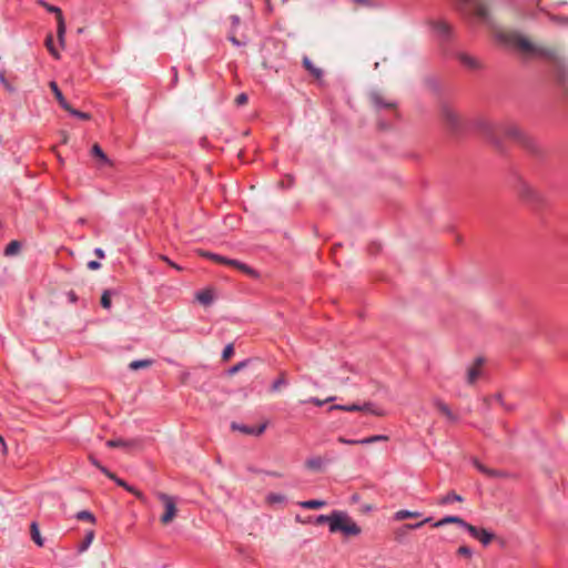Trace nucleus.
Masks as SVG:
<instances>
[{
  "label": "nucleus",
  "mask_w": 568,
  "mask_h": 568,
  "mask_svg": "<svg viewBox=\"0 0 568 568\" xmlns=\"http://www.w3.org/2000/svg\"><path fill=\"white\" fill-rule=\"evenodd\" d=\"M329 463H331V459L327 458L326 456L315 455V456L308 457L305 460L304 466L310 471L321 473V471L325 470L326 466Z\"/></svg>",
  "instance_id": "nucleus-7"
},
{
  "label": "nucleus",
  "mask_w": 568,
  "mask_h": 568,
  "mask_svg": "<svg viewBox=\"0 0 568 568\" xmlns=\"http://www.w3.org/2000/svg\"><path fill=\"white\" fill-rule=\"evenodd\" d=\"M99 469L105 475L108 476L109 478H114V474L111 473L109 469H106L105 467L103 466H99Z\"/></svg>",
  "instance_id": "nucleus-60"
},
{
  "label": "nucleus",
  "mask_w": 568,
  "mask_h": 568,
  "mask_svg": "<svg viewBox=\"0 0 568 568\" xmlns=\"http://www.w3.org/2000/svg\"><path fill=\"white\" fill-rule=\"evenodd\" d=\"M474 465L479 471H481L486 476H489V477H503L504 476L503 473L495 470V469H490V468L486 467L485 465H483L481 463H479L478 460H474Z\"/></svg>",
  "instance_id": "nucleus-22"
},
{
  "label": "nucleus",
  "mask_w": 568,
  "mask_h": 568,
  "mask_svg": "<svg viewBox=\"0 0 568 568\" xmlns=\"http://www.w3.org/2000/svg\"><path fill=\"white\" fill-rule=\"evenodd\" d=\"M432 520V518H425L424 520L417 523V524H406L404 526L405 529H408V530H413V529H417V528H420L423 525H425L426 523H429Z\"/></svg>",
  "instance_id": "nucleus-46"
},
{
  "label": "nucleus",
  "mask_w": 568,
  "mask_h": 568,
  "mask_svg": "<svg viewBox=\"0 0 568 568\" xmlns=\"http://www.w3.org/2000/svg\"><path fill=\"white\" fill-rule=\"evenodd\" d=\"M338 443L341 444H345V445H357L359 444L357 439H347L345 437H338L337 438Z\"/></svg>",
  "instance_id": "nucleus-54"
},
{
  "label": "nucleus",
  "mask_w": 568,
  "mask_h": 568,
  "mask_svg": "<svg viewBox=\"0 0 568 568\" xmlns=\"http://www.w3.org/2000/svg\"><path fill=\"white\" fill-rule=\"evenodd\" d=\"M129 493L133 494L136 498L141 499V500H144V495L138 490L136 488L132 487V486H128L125 488Z\"/></svg>",
  "instance_id": "nucleus-50"
},
{
  "label": "nucleus",
  "mask_w": 568,
  "mask_h": 568,
  "mask_svg": "<svg viewBox=\"0 0 568 568\" xmlns=\"http://www.w3.org/2000/svg\"><path fill=\"white\" fill-rule=\"evenodd\" d=\"M418 517H420V513L405 510V509H400L394 514V519L396 521H402V520H405L408 518H418Z\"/></svg>",
  "instance_id": "nucleus-20"
},
{
  "label": "nucleus",
  "mask_w": 568,
  "mask_h": 568,
  "mask_svg": "<svg viewBox=\"0 0 568 568\" xmlns=\"http://www.w3.org/2000/svg\"><path fill=\"white\" fill-rule=\"evenodd\" d=\"M435 29L443 37H448L450 33V26L445 21H437L435 23Z\"/></svg>",
  "instance_id": "nucleus-31"
},
{
  "label": "nucleus",
  "mask_w": 568,
  "mask_h": 568,
  "mask_svg": "<svg viewBox=\"0 0 568 568\" xmlns=\"http://www.w3.org/2000/svg\"><path fill=\"white\" fill-rule=\"evenodd\" d=\"M244 366H245V363H244V362L237 363V364H236V365H234L232 368H230L229 374H230V375H234V374H236L237 372H240Z\"/></svg>",
  "instance_id": "nucleus-53"
},
{
  "label": "nucleus",
  "mask_w": 568,
  "mask_h": 568,
  "mask_svg": "<svg viewBox=\"0 0 568 568\" xmlns=\"http://www.w3.org/2000/svg\"><path fill=\"white\" fill-rule=\"evenodd\" d=\"M447 524H456L463 527V525H465V520L458 516H446L443 519L436 521L434 527H442Z\"/></svg>",
  "instance_id": "nucleus-18"
},
{
  "label": "nucleus",
  "mask_w": 568,
  "mask_h": 568,
  "mask_svg": "<svg viewBox=\"0 0 568 568\" xmlns=\"http://www.w3.org/2000/svg\"><path fill=\"white\" fill-rule=\"evenodd\" d=\"M0 83L3 85V88L9 91L13 92L14 88L13 85L6 79V74L3 70H0Z\"/></svg>",
  "instance_id": "nucleus-42"
},
{
  "label": "nucleus",
  "mask_w": 568,
  "mask_h": 568,
  "mask_svg": "<svg viewBox=\"0 0 568 568\" xmlns=\"http://www.w3.org/2000/svg\"><path fill=\"white\" fill-rule=\"evenodd\" d=\"M247 101H248V98H247V95H246L245 93H241V94H239V95L236 97V99H235V103H236L237 105H244V104H246V103H247Z\"/></svg>",
  "instance_id": "nucleus-52"
},
{
  "label": "nucleus",
  "mask_w": 568,
  "mask_h": 568,
  "mask_svg": "<svg viewBox=\"0 0 568 568\" xmlns=\"http://www.w3.org/2000/svg\"><path fill=\"white\" fill-rule=\"evenodd\" d=\"M359 412L369 413L376 416L384 415L383 410L375 408L372 403H365L363 405H359Z\"/></svg>",
  "instance_id": "nucleus-29"
},
{
  "label": "nucleus",
  "mask_w": 568,
  "mask_h": 568,
  "mask_svg": "<svg viewBox=\"0 0 568 568\" xmlns=\"http://www.w3.org/2000/svg\"><path fill=\"white\" fill-rule=\"evenodd\" d=\"M474 6V13L477 18H479L481 21H484L485 23H488L490 24L491 23V20H490V16H489V11L487 9V7L481 3V2H474L473 3Z\"/></svg>",
  "instance_id": "nucleus-14"
},
{
  "label": "nucleus",
  "mask_w": 568,
  "mask_h": 568,
  "mask_svg": "<svg viewBox=\"0 0 568 568\" xmlns=\"http://www.w3.org/2000/svg\"><path fill=\"white\" fill-rule=\"evenodd\" d=\"M298 505L305 509H320L326 506V501L318 500V499H312L306 501H301Z\"/></svg>",
  "instance_id": "nucleus-24"
},
{
  "label": "nucleus",
  "mask_w": 568,
  "mask_h": 568,
  "mask_svg": "<svg viewBox=\"0 0 568 568\" xmlns=\"http://www.w3.org/2000/svg\"><path fill=\"white\" fill-rule=\"evenodd\" d=\"M94 540V531L89 530L84 537V540L79 546V552H84Z\"/></svg>",
  "instance_id": "nucleus-28"
},
{
  "label": "nucleus",
  "mask_w": 568,
  "mask_h": 568,
  "mask_svg": "<svg viewBox=\"0 0 568 568\" xmlns=\"http://www.w3.org/2000/svg\"><path fill=\"white\" fill-rule=\"evenodd\" d=\"M248 470L252 471V473H255V474H261L263 473L262 470H258V469H255L253 467H248Z\"/></svg>",
  "instance_id": "nucleus-64"
},
{
  "label": "nucleus",
  "mask_w": 568,
  "mask_h": 568,
  "mask_svg": "<svg viewBox=\"0 0 568 568\" xmlns=\"http://www.w3.org/2000/svg\"><path fill=\"white\" fill-rule=\"evenodd\" d=\"M65 111L81 120H90L91 119V115L89 113L75 110L71 105H70V110H65Z\"/></svg>",
  "instance_id": "nucleus-41"
},
{
  "label": "nucleus",
  "mask_w": 568,
  "mask_h": 568,
  "mask_svg": "<svg viewBox=\"0 0 568 568\" xmlns=\"http://www.w3.org/2000/svg\"><path fill=\"white\" fill-rule=\"evenodd\" d=\"M331 532H342L347 537H355L362 532L361 527L344 511H333Z\"/></svg>",
  "instance_id": "nucleus-2"
},
{
  "label": "nucleus",
  "mask_w": 568,
  "mask_h": 568,
  "mask_svg": "<svg viewBox=\"0 0 568 568\" xmlns=\"http://www.w3.org/2000/svg\"><path fill=\"white\" fill-rule=\"evenodd\" d=\"M231 428L233 430H239L245 435H253V436H260L264 433L265 428H266V424H263L258 427H250V426H246V425H239L236 423H232L231 424Z\"/></svg>",
  "instance_id": "nucleus-11"
},
{
  "label": "nucleus",
  "mask_w": 568,
  "mask_h": 568,
  "mask_svg": "<svg viewBox=\"0 0 568 568\" xmlns=\"http://www.w3.org/2000/svg\"><path fill=\"white\" fill-rule=\"evenodd\" d=\"M41 4L43 7H45L48 11L57 14V22H58L57 34H58V39H59L60 43L62 44L64 41L65 23H64V19H63L61 9L58 7H54V6H50L45 2H41Z\"/></svg>",
  "instance_id": "nucleus-8"
},
{
  "label": "nucleus",
  "mask_w": 568,
  "mask_h": 568,
  "mask_svg": "<svg viewBox=\"0 0 568 568\" xmlns=\"http://www.w3.org/2000/svg\"><path fill=\"white\" fill-rule=\"evenodd\" d=\"M200 254L206 258H210V260L216 262V263L233 266L252 277L257 276V273L253 268H251L248 265H246L237 260L227 258L225 256L214 254V253H211L207 251H200Z\"/></svg>",
  "instance_id": "nucleus-4"
},
{
  "label": "nucleus",
  "mask_w": 568,
  "mask_h": 568,
  "mask_svg": "<svg viewBox=\"0 0 568 568\" xmlns=\"http://www.w3.org/2000/svg\"><path fill=\"white\" fill-rule=\"evenodd\" d=\"M111 291L105 290L101 295V306L105 310H109L111 307Z\"/></svg>",
  "instance_id": "nucleus-38"
},
{
  "label": "nucleus",
  "mask_w": 568,
  "mask_h": 568,
  "mask_svg": "<svg viewBox=\"0 0 568 568\" xmlns=\"http://www.w3.org/2000/svg\"><path fill=\"white\" fill-rule=\"evenodd\" d=\"M316 523L317 524H324V523H328L329 524V527L332 526V523H333V513L331 515H320L316 519Z\"/></svg>",
  "instance_id": "nucleus-49"
},
{
  "label": "nucleus",
  "mask_w": 568,
  "mask_h": 568,
  "mask_svg": "<svg viewBox=\"0 0 568 568\" xmlns=\"http://www.w3.org/2000/svg\"><path fill=\"white\" fill-rule=\"evenodd\" d=\"M69 296H70L71 302H75L77 301V296H75V294L73 292H71L69 294Z\"/></svg>",
  "instance_id": "nucleus-63"
},
{
  "label": "nucleus",
  "mask_w": 568,
  "mask_h": 568,
  "mask_svg": "<svg viewBox=\"0 0 568 568\" xmlns=\"http://www.w3.org/2000/svg\"><path fill=\"white\" fill-rule=\"evenodd\" d=\"M100 267H101V264L97 261H90L88 263V268H90L92 271L99 270Z\"/></svg>",
  "instance_id": "nucleus-57"
},
{
  "label": "nucleus",
  "mask_w": 568,
  "mask_h": 568,
  "mask_svg": "<svg viewBox=\"0 0 568 568\" xmlns=\"http://www.w3.org/2000/svg\"><path fill=\"white\" fill-rule=\"evenodd\" d=\"M484 365V359L478 357L475 359L473 365L467 369V383L473 385L481 375V367Z\"/></svg>",
  "instance_id": "nucleus-9"
},
{
  "label": "nucleus",
  "mask_w": 568,
  "mask_h": 568,
  "mask_svg": "<svg viewBox=\"0 0 568 568\" xmlns=\"http://www.w3.org/2000/svg\"><path fill=\"white\" fill-rule=\"evenodd\" d=\"M329 409L331 410L332 409H338V410H344V412H359V405H357V404H352V405H333V406H331Z\"/></svg>",
  "instance_id": "nucleus-39"
},
{
  "label": "nucleus",
  "mask_w": 568,
  "mask_h": 568,
  "mask_svg": "<svg viewBox=\"0 0 568 568\" xmlns=\"http://www.w3.org/2000/svg\"><path fill=\"white\" fill-rule=\"evenodd\" d=\"M31 538L38 546H43V539L36 523L31 524Z\"/></svg>",
  "instance_id": "nucleus-30"
},
{
  "label": "nucleus",
  "mask_w": 568,
  "mask_h": 568,
  "mask_svg": "<svg viewBox=\"0 0 568 568\" xmlns=\"http://www.w3.org/2000/svg\"><path fill=\"white\" fill-rule=\"evenodd\" d=\"M285 496L282 495V494H277V493H270L267 496H266V503L270 504V505H274V504H282L285 501Z\"/></svg>",
  "instance_id": "nucleus-32"
},
{
  "label": "nucleus",
  "mask_w": 568,
  "mask_h": 568,
  "mask_svg": "<svg viewBox=\"0 0 568 568\" xmlns=\"http://www.w3.org/2000/svg\"><path fill=\"white\" fill-rule=\"evenodd\" d=\"M507 135L516 139L518 142H520L527 149L532 150L534 142L530 138H528L524 132H521L518 128L513 126L507 130Z\"/></svg>",
  "instance_id": "nucleus-10"
},
{
  "label": "nucleus",
  "mask_w": 568,
  "mask_h": 568,
  "mask_svg": "<svg viewBox=\"0 0 568 568\" xmlns=\"http://www.w3.org/2000/svg\"><path fill=\"white\" fill-rule=\"evenodd\" d=\"M45 45L48 48V50L50 51V53L55 57V58H59V53L58 51L54 49L53 47V39H52V36H48L47 39H45Z\"/></svg>",
  "instance_id": "nucleus-43"
},
{
  "label": "nucleus",
  "mask_w": 568,
  "mask_h": 568,
  "mask_svg": "<svg viewBox=\"0 0 568 568\" xmlns=\"http://www.w3.org/2000/svg\"><path fill=\"white\" fill-rule=\"evenodd\" d=\"M494 538L495 535L493 532L481 528L476 539L479 540L484 546H488L494 540Z\"/></svg>",
  "instance_id": "nucleus-25"
},
{
  "label": "nucleus",
  "mask_w": 568,
  "mask_h": 568,
  "mask_svg": "<svg viewBox=\"0 0 568 568\" xmlns=\"http://www.w3.org/2000/svg\"><path fill=\"white\" fill-rule=\"evenodd\" d=\"M106 445L111 448H135L139 446V440L136 439H130V440H124V439H121V438H116V439H110L106 442Z\"/></svg>",
  "instance_id": "nucleus-13"
},
{
  "label": "nucleus",
  "mask_w": 568,
  "mask_h": 568,
  "mask_svg": "<svg viewBox=\"0 0 568 568\" xmlns=\"http://www.w3.org/2000/svg\"><path fill=\"white\" fill-rule=\"evenodd\" d=\"M234 354V347L232 344L225 346L222 353L223 361H229Z\"/></svg>",
  "instance_id": "nucleus-45"
},
{
  "label": "nucleus",
  "mask_w": 568,
  "mask_h": 568,
  "mask_svg": "<svg viewBox=\"0 0 568 568\" xmlns=\"http://www.w3.org/2000/svg\"><path fill=\"white\" fill-rule=\"evenodd\" d=\"M49 87L52 91V93L54 94L57 101L59 102L60 106L64 110H70V104L67 102V100L64 99L61 90L59 89L57 82L54 81H51L49 83Z\"/></svg>",
  "instance_id": "nucleus-15"
},
{
  "label": "nucleus",
  "mask_w": 568,
  "mask_h": 568,
  "mask_svg": "<svg viewBox=\"0 0 568 568\" xmlns=\"http://www.w3.org/2000/svg\"><path fill=\"white\" fill-rule=\"evenodd\" d=\"M334 379L336 381L337 384L345 385L348 382L349 377L345 375H336Z\"/></svg>",
  "instance_id": "nucleus-55"
},
{
  "label": "nucleus",
  "mask_w": 568,
  "mask_h": 568,
  "mask_svg": "<svg viewBox=\"0 0 568 568\" xmlns=\"http://www.w3.org/2000/svg\"><path fill=\"white\" fill-rule=\"evenodd\" d=\"M153 365V361L152 359H138V361H132L130 364H129V368L131 371H138V369H142V368H149Z\"/></svg>",
  "instance_id": "nucleus-23"
},
{
  "label": "nucleus",
  "mask_w": 568,
  "mask_h": 568,
  "mask_svg": "<svg viewBox=\"0 0 568 568\" xmlns=\"http://www.w3.org/2000/svg\"><path fill=\"white\" fill-rule=\"evenodd\" d=\"M75 517H77V519H79V520H85V521H90V523H92V524H94V523H95V517H94V515H93L91 511H89V510H81V511H79V513L77 514V516H75Z\"/></svg>",
  "instance_id": "nucleus-36"
},
{
  "label": "nucleus",
  "mask_w": 568,
  "mask_h": 568,
  "mask_svg": "<svg viewBox=\"0 0 568 568\" xmlns=\"http://www.w3.org/2000/svg\"><path fill=\"white\" fill-rule=\"evenodd\" d=\"M161 260L166 262L170 266H172V267H174V268H176L179 271L181 270V267L178 264L173 263L169 257H166L164 255H161Z\"/></svg>",
  "instance_id": "nucleus-58"
},
{
  "label": "nucleus",
  "mask_w": 568,
  "mask_h": 568,
  "mask_svg": "<svg viewBox=\"0 0 568 568\" xmlns=\"http://www.w3.org/2000/svg\"><path fill=\"white\" fill-rule=\"evenodd\" d=\"M266 475L273 476V477H281L282 475L277 471H265Z\"/></svg>",
  "instance_id": "nucleus-62"
},
{
  "label": "nucleus",
  "mask_w": 568,
  "mask_h": 568,
  "mask_svg": "<svg viewBox=\"0 0 568 568\" xmlns=\"http://www.w3.org/2000/svg\"><path fill=\"white\" fill-rule=\"evenodd\" d=\"M19 248L20 244L17 241H12L7 245L4 253L6 255H13L19 251Z\"/></svg>",
  "instance_id": "nucleus-40"
},
{
  "label": "nucleus",
  "mask_w": 568,
  "mask_h": 568,
  "mask_svg": "<svg viewBox=\"0 0 568 568\" xmlns=\"http://www.w3.org/2000/svg\"><path fill=\"white\" fill-rule=\"evenodd\" d=\"M381 440H388V437L385 435H374V436H369V437H366L363 439H358V443L361 445H367V444H373V443L381 442Z\"/></svg>",
  "instance_id": "nucleus-34"
},
{
  "label": "nucleus",
  "mask_w": 568,
  "mask_h": 568,
  "mask_svg": "<svg viewBox=\"0 0 568 568\" xmlns=\"http://www.w3.org/2000/svg\"><path fill=\"white\" fill-rule=\"evenodd\" d=\"M286 385H287L286 378H285L284 374H281V376L276 381H274V383L272 385V390L280 392Z\"/></svg>",
  "instance_id": "nucleus-37"
},
{
  "label": "nucleus",
  "mask_w": 568,
  "mask_h": 568,
  "mask_svg": "<svg viewBox=\"0 0 568 568\" xmlns=\"http://www.w3.org/2000/svg\"><path fill=\"white\" fill-rule=\"evenodd\" d=\"M440 118L444 124L453 132H457L463 125L460 114L446 102L440 104Z\"/></svg>",
  "instance_id": "nucleus-3"
},
{
  "label": "nucleus",
  "mask_w": 568,
  "mask_h": 568,
  "mask_svg": "<svg viewBox=\"0 0 568 568\" xmlns=\"http://www.w3.org/2000/svg\"><path fill=\"white\" fill-rule=\"evenodd\" d=\"M113 481H115L119 486L123 487L124 489L129 486L123 479L119 478L114 474V478H111Z\"/></svg>",
  "instance_id": "nucleus-56"
},
{
  "label": "nucleus",
  "mask_w": 568,
  "mask_h": 568,
  "mask_svg": "<svg viewBox=\"0 0 568 568\" xmlns=\"http://www.w3.org/2000/svg\"><path fill=\"white\" fill-rule=\"evenodd\" d=\"M477 129L485 135L489 136V138H493V133H494V129H495V125L487 121V120H478L477 123Z\"/></svg>",
  "instance_id": "nucleus-17"
},
{
  "label": "nucleus",
  "mask_w": 568,
  "mask_h": 568,
  "mask_svg": "<svg viewBox=\"0 0 568 568\" xmlns=\"http://www.w3.org/2000/svg\"><path fill=\"white\" fill-rule=\"evenodd\" d=\"M496 37L504 43L518 49L526 55L548 57L549 51L546 48L532 43L528 38L514 31L497 30Z\"/></svg>",
  "instance_id": "nucleus-1"
},
{
  "label": "nucleus",
  "mask_w": 568,
  "mask_h": 568,
  "mask_svg": "<svg viewBox=\"0 0 568 568\" xmlns=\"http://www.w3.org/2000/svg\"><path fill=\"white\" fill-rule=\"evenodd\" d=\"M156 496L164 507V513L161 516L160 521L163 525H169L176 517V513H178L176 501H175L174 497H172L165 493H158Z\"/></svg>",
  "instance_id": "nucleus-5"
},
{
  "label": "nucleus",
  "mask_w": 568,
  "mask_h": 568,
  "mask_svg": "<svg viewBox=\"0 0 568 568\" xmlns=\"http://www.w3.org/2000/svg\"><path fill=\"white\" fill-rule=\"evenodd\" d=\"M227 39L231 41V43L235 47H242L247 43V39L244 38L243 40H240L236 38L235 30L231 29Z\"/></svg>",
  "instance_id": "nucleus-35"
},
{
  "label": "nucleus",
  "mask_w": 568,
  "mask_h": 568,
  "mask_svg": "<svg viewBox=\"0 0 568 568\" xmlns=\"http://www.w3.org/2000/svg\"><path fill=\"white\" fill-rule=\"evenodd\" d=\"M459 60L464 65L470 69H477L479 67V62L468 54H460Z\"/></svg>",
  "instance_id": "nucleus-27"
},
{
  "label": "nucleus",
  "mask_w": 568,
  "mask_h": 568,
  "mask_svg": "<svg viewBox=\"0 0 568 568\" xmlns=\"http://www.w3.org/2000/svg\"><path fill=\"white\" fill-rule=\"evenodd\" d=\"M457 554L463 557L470 558L473 556V551L468 546H460L457 549Z\"/></svg>",
  "instance_id": "nucleus-47"
},
{
  "label": "nucleus",
  "mask_w": 568,
  "mask_h": 568,
  "mask_svg": "<svg viewBox=\"0 0 568 568\" xmlns=\"http://www.w3.org/2000/svg\"><path fill=\"white\" fill-rule=\"evenodd\" d=\"M129 493L133 494L136 498L141 499V500H144V495L138 490L136 488L132 487V486H128L125 488Z\"/></svg>",
  "instance_id": "nucleus-51"
},
{
  "label": "nucleus",
  "mask_w": 568,
  "mask_h": 568,
  "mask_svg": "<svg viewBox=\"0 0 568 568\" xmlns=\"http://www.w3.org/2000/svg\"><path fill=\"white\" fill-rule=\"evenodd\" d=\"M453 501H463V497L460 495L456 494L455 491H450L449 494H447L445 497H443L439 500V504L446 505V504H450Z\"/></svg>",
  "instance_id": "nucleus-33"
},
{
  "label": "nucleus",
  "mask_w": 568,
  "mask_h": 568,
  "mask_svg": "<svg viewBox=\"0 0 568 568\" xmlns=\"http://www.w3.org/2000/svg\"><path fill=\"white\" fill-rule=\"evenodd\" d=\"M434 405L438 409V412L442 413L447 419L452 422H455L457 419L456 415L450 410L448 405H446L440 399H435Z\"/></svg>",
  "instance_id": "nucleus-16"
},
{
  "label": "nucleus",
  "mask_w": 568,
  "mask_h": 568,
  "mask_svg": "<svg viewBox=\"0 0 568 568\" xmlns=\"http://www.w3.org/2000/svg\"><path fill=\"white\" fill-rule=\"evenodd\" d=\"M335 399V397H327L326 399L322 400V399H318V398H315V397H312L310 398L308 400H306L307 403H312L316 406H322L324 405L325 403H329V402H333Z\"/></svg>",
  "instance_id": "nucleus-48"
},
{
  "label": "nucleus",
  "mask_w": 568,
  "mask_h": 568,
  "mask_svg": "<svg viewBox=\"0 0 568 568\" xmlns=\"http://www.w3.org/2000/svg\"><path fill=\"white\" fill-rule=\"evenodd\" d=\"M463 527L474 537V538H477L479 531L481 528H478L474 525H470L468 523L465 521V525H463Z\"/></svg>",
  "instance_id": "nucleus-44"
},
{
  "label": "nucleus",
  "mask_w": 568,
  "mask_h": 568,
  "mask_svg": "<svg viewBox=\"0 0 568 568\" xmlns=\"http://www.w3.org/2000/svg\"><path fill=\"white\" fill-rule=\"evenodd\" d=\"M94 253H95V255H97L98 257H100V258H103V257H104V252H103V250H102V248H100V247L95 248Z\"/></svg>",
  "instance_id": "nucleus-61"
},
{
  "label": "nucleus",
  "mask_w": 568,
  "mask_h": 568,
  "mask_svg": "<svg viewBox=\"0 0 568 568\" xmlns=\"http://www.w3.org/2000/svg\"><path fill=\"white\" fill-rule=\"evenodd\" d=\"M213 292L209 288L196 293V300L203 305H210L213 302Z\"/></svg>",
  "instance_id": "nucleus-21"
},
{
  "label": "nucleus",
  "mask_w": 568,
  "mask_h": 568,
  "mask_svg": "<svg viewBox=\"0 0 568 568\" xmlns=\"http://www.w3.org/2000/svg\"><path fill=\"white\" fill-rule=\"evenodd\" d=\"M92 156L97 158L99 161V166H112V161L106 156V154L103 152V150L100 148L99 144H93L91 149Z\"/></svg>",
  "instance_id": "nucleus-12"
},
{
  "label": "nucleus",
  "mask_w": 568,
  "mask_h": 568,
  "mask_svg": "<svg viewBox=\"0 0 568 568\" xmlns=\"http://www.w3.org/2000/svg\"><path fill=\"white\" fill-rule=\"evenodd\" d=\"M231 22H232L231 29L235 30V28L240 24V18L237 16H232Z\"/></svg>",
  "instance_id": "nucleus-59"
},
{
  "label": "nucleus",
  "mask_w": 568,
  "mask_h": 568,
  "mask_svg": "<svg viewBox=\"0 0 568 568\" xmlns=\"http://www.w3.org/2000/svg\"><path fill=\"white\" fill-rule=\"evenodd\" d=\"M371 100L372 102L376 105V106H384V108H389V109H393L396 106V104L394 102H387L385 101V99L383 98L382 94L379 93H372L371 94Z\"/></svg>",
  "instance_id": "nucleus-19"
},
{
  "label": "nucleus",
  "mask_w": 568,
  "mask_h": 568,
  "mask_svg": "<svg viewBox=\"0 0 568 568\" xmlns=\"http://www.w3.org/2000/svg\"><path fill=\"white\" fill-rule=\"evenodd\" d=\"M516 192L520 200L529 204L537 205L542 201L538 191L526 181H520L518 183Z\"/></svg>",
  "instance_id": "nucleus-6"
},
{
  "label": "nucleus",
  "mask_w": 568,
  "mask_h": 568,
  "mask_svg": "<svg viewBox=\"0 0 568 568\" xmlns=\"http://www.w3.org/2000/svg\"><path fill=\"white\" fill-rule=\"evenodd\" d=\"M303 64H304L305 69L311 74H313L316 79H320L322 77V70L320 68L315 67L307 57H305L303 59Z\"/></svg>",
  "instance_id": "nucleus-26"
}]
</instances>
